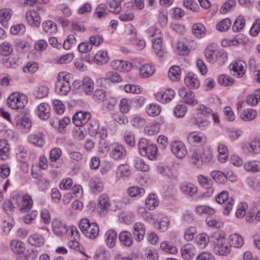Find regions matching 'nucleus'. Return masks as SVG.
<instances>
[{
  "instance_id": "obj_7",
  "label": "nucleus",
  "mask_w": 260,
  "mask_h": 260,
  "mask_svg": "<svg viewBox=\"0 0 260 260\" xmlns=\"http://www.w3.org/2000/svg\"><path fill=\"white\" fill-rule=\"evenodd\" d=\"M246 64L241 60H237L231 63L229 66L230 70L233 72V75L238 78L242 77L245 74L244 68Z\"/></svg>"
},
{
  "instance_id": "obj_37",
  "label": "nucleus",
  "mask_w": 260,
  "mask_h": 260,
  "mask_svg": "<svg viewBox=\"0 0 260 260\" xmlns=\"http://www.w3.org/2000/svg\"><path fill=\"white\" fill-rule=\"evenodd\" d=\"M257 116V111L253 109L244 110L241 114V118L245 121H250L254 119Z\"/></svg>"
},
{
  "instance_id": "obj_24",
  "label": "nucleus",
  "mask_w": 260,
  "mask_h": 260,
  "mask_svg": "<svg viewBox=\"0 0 260 260\" xmlns=\"http://www.w3.org/2000/svg\"><path fill=\"white\" fill-rule=\"evenodd\" d=\"M49 88L46 84H42L37 86L34 89V95L38 99L46 97L49 93Z\"/></svg>"
},
{
  "instance_id": "obj_16",
  "label": "nucleus",
  "mask_w": 260,
  "mask_h": 260,
  "mask_svg": "<svg viewBox=\"0 0 260 260\" xmlns=\"http://www.w3.org/2000/svg\"><path fill=\"white\" fill-rule=\"evenodd\" d=\"M16 157L18 160L24 162L29 158L28 151L23 146L18 145L15 149Z\"/></svg>"
},
{
  "instance_id": "obj_18",
  "label": "nucleus",
  "mask_w": 260,
  "mask_h": 260,
  "mask_svg": "<svg viewBox=\"0 0 260 260\" xmlns=\"http://www.w3.org/2000/svg\"><path fill=\"white\" fill-rule=\"evenodd\" d=\"M180 252L181 256L184 259L189 260L194 256L196 250L193 245L187 244L182 247Z\"/></svg>"
},
{
  "instance_id": "obj_59",
  "label": "nucleus",
  "mask_w": 260,
  "mask_h": 260,
  "mask_svg": "<svg viewBox=\"0 0 260 260\" xmlns=\"http://www.w3.org/2000/svg\"><path fill=\"white\" fill-rule=\"evenodd\" d=\"M53 109L58 114H62L64 113L65 106L63 103L59 100L52 101Z\"/></svg>"
},
{
  "instance_id": "obj_54",
  "label": "nucleus",
  "mask_w": 260,
  "mask_h": 260,
  "mask_svg": "<svg viewBox=\"0 0 260 260\" xmlns=\"http://www.w3.org/2000/svg\"><path fill=\"white\" fill-rule=\"evenodd\" d=\"M218 83L223 86H231L234 82V79L229 76L221 75L218 79Z\"/></svg>"
},
{
  "instance_id": "obj_41",
  "label": "nucleus",
  "mask_w": 260,
  "mask_h": 260,
  "mask_svg": "<svg viewBox=\"0 0 260 260\" xmlns=\"http://www.w3.org/2000/svg\"><path fill=\"white\" fill-rule=\"evenodd\" d=\"M181 73L180 68L177 66H174L170 68L168 75L172 81H178L180 79Z\"/></svg>"
},
{
  "instance_id": "obj_33",
  "label": "nucleus",
  "mask_w": 260,
  "mask_h": 260,
  "mask_svg": "<svg viewBox=\"0 0 260 260\" xmlns=\"http://www.w3.org/2000/svg\"><path fill=\"white\" fill-rule=\"evenodd\" d=\"M109 60L107 52L103 50L98 51L94 55V62L98 64H103Z\"/></svg>"
},
{
  "instance_id": "obj_5",
  "label": "nucleus",
  "mask_w": 260,
  "mask_h": 260,
  "mask_svg": "<svg viewBox=\"0 0 260 260\" xmlns=\"http://www.w3.org/2000/svg\"><path fill=\"white\" fill-rule=\"evenodd\" d=\"M91 118V114L89 112L78 111L73 117L72 120L77 127L82 126L86 124Z\"/></svg>"
},
{
  "instance_id": "obj_12",
  "label": "nucleus",
  "mask_w": 260,
  "mask_h": 260,
  "mask_svg": "<svg viewBox=\"0 0 260 260\" xmlns=\"http://www.w3.org/2000/svg\"><path fill=\"white\" fill-rule=\"evenodd\" d=\"M82 90L87 95H91L94 90V84L93 80L88 76L83 78L82 81Z\"/></svg>"
},
{
  "instance_id": "obj_64",
  "label": "nucleus",
  "mask_w": 260,
  "mask_h": 260,
  "mask_svg": "<svg viewBox=\"0 0 260 260\" xmlns=\"http://www.w3.org/2000/svg\"><path fill=\"white\" fill-rule=\"evenodd\" d=\"M148 141L145 138H141L138 144V149L140 154L142 156H145L146 154V147L148 146Z\"/></svg>"
},
{
  "instance_id": "obj_31",
  "label": "nucleus",
  "mask_w": 260,
  "mask_h": 260,
  "mask_svg": "<svg viewBox=\"0 0 260 260\" xmlns=\"http://www.w3.org/2000/svg\"><path fill=\"white\" fill-rule=\"evenodd\" d=\"M28 242L31 246L35 247H41L44 243V239L38 234H34L28 238Z\"/></svg>"
},
{
  "instance_id": "obj_38",
  "label": "nucleus",
  "mask_w": 260,
  "mask_h": 260,
  "mask_svg": "<svg viewBox=\"0 0 260 260\" xmlns=\"http://www.w3.org/2000/svg\"><path fill=\"white\" fill-rule=\"evenodd\" d=\"M126 155L124 147L119 143H115V159H121Z\"/></svg>"
},
{
  "instance_id": "obj_63",
  "label": "nucleus",
  "mask_w": 260,
  "mask_h": 260,
  "mask_svg": "<svg viewBox=\"0 0 260 260\" xmlns=\"http://www.w3.org/2000/svg\"><path fill=\"white\" fill-rule=\"evenodd\" d=\"M158 22L161 26H165L168 22V12L165 10H160L158 14Z\"/></svg>"
},
{
  "instance_id": "obj_58",
  "label": "nucleus",
  "mask_w": 260,
  "mask_h": 260,
  "mask_svg": "<svg viewBox=\"0 0 260 260\" xmlns=\"http://www.w3.org/2000/svg\"><path fill=\"white\" fill-rule=\"evenodd\" d=\"M146 111L148 115L151 116H156L160 112V107L154 104H150L146 108Z\"/></svg>"
},
{
  "instance_id": "obj_25",
  "label": "nucleus",
  "mask_w": 260,
  "mask_h": 260,
  "mask_svg": "<svg viewBox=\"0 0 260 260\" xmlns=\"http://www.w3.org/2000/svg\"><path fill=\"white\" fill-rule=\"evenodd\" d=\"M42 28L44 31L49 35L54 34L57 31V26L52 20H47L43 22Z\"/></svg>"
},
{
  "instance_id": "obj_61",
  "label": "nucleus",
  "mask_w": 260,
  "mask_h": 260,
  "mask_svg": "<svg viewBox=\"0 0 260 260\" xmlns=\"http://www.w3.org/2000/svg\"><path fill=\"white\" fill-rule=\"evenodd\" d=\"M72 77V74L67 72H60L57 77L56 83H70V80Z\"/></svg>"
},
{
  "instance_id": "obj_30",
  "label": "nucleus",
  "mask_w": 260,
  "mask_h": 260,
  "mask_svg": "<svg viewBox=\"0 0 260 260\" xmlns=\"http://www.w3.org/2000/svg\"><path fill=\"white\" fill-rule=\"evenodd\" d=\"M62 155V151L58 147H55L50 150L49 154V160L51 165L55 168L58 167L55 165V163L59 159Z\"/></svg>"
},
{
  "instance_id": "obj_52",
  "label": "nucleus",
  "mask_w": 260,
  "mask_h": 260,
  "mask_svg": "<svg viewBox=\"0 0 260 260\" xmlns=\"http://www.w3.org/2000/svg\"><path fill=\"white\" fill-rule=\"evenodd\" d=\"M212 238H213V242L214 244V246L221 244L222 243H225V242L224 234L221 231L214 233L212 236Z\"/></svg>"
},
{
  "instance_id": "obj_20",
  "label": "nucleus",
  "mask_w": 260,
  "mask_h": 260,
  "mask_svg": "<svg viewBox=\"0 0 260 260\" xmlns=\"http://www.w3.org/2000/svg\"><path fill=\"white\" fill-rule=\"evenodd\" d=\"M206 60L211 63H214L217 60L218 52L212 46H208L204 51Z\"/></svg>"
},
{
  "instance_id": "obj_50",
  "label": "nucleus",
  "mask_w": 260,
  "mask_h": 260,
  "mask_svg": "<svg viewBox=\"0 0 260 260\" xmlns=\"http://www.w3.org/2000/svg\"><path fill=\"white\" fill-rule=\"evenodd\" d=\"M211 176L216 182L220 183H224L227 180V176L220 171H212Z\"/></svg>"
},
{
  "instance_id": "obj_45",
  "label": "nucleus",
  "mask_w": 260,
  "mask_h": 260,
  "mask_svg": "<svg viewBox=\"0 0 260 260\" xmlns=\"http://www.w3.org/2000/svg\"><path fill=\"white\" fill-rule=\"evenodd\" d=\"M147 152L145 156H147L151 160H155L156 158L157 147L155 144H149L146 147Z\"/></svg>"
},
{
  "instance_id": "obj_22",
  "label": "nucleus",
  "mask_w": 260,
  "mask_h": 260,
  "mask_svg": "<svg viewBox=\"0 0 260 260\" xmlns=\"http://www.w3.org/2000/svg\"><path fill=\"white\" fill-rule=\"evenodd\" d=\"M10 248L12 251L16 254H21L25 250V244L18 240H12L10 243Z\"/></svg>"
},
{
  "instance_id": "obj_36",
  "label": "nucleus",
  "mask_w": 260,
  "mask_h": 260,
  "mask_svg": "<svg viewBox=\"0 0 260 260\" xmlns=\"http://www.w3.org/2000/svg\"><path fill=\"white\" fill-rule=\"evenodd\" d=\"M120 242L124 245L129 247L133 243V238L131 234L126 231L121 232L119 236Z\"/></svg>"
},
{
  "instance_id": "obj_2",
  "label": "nucleus",
  "mask_w": 260,
  "mask_h": 260,
  "mask_svg": "<svg viewBox=\"0 0 260 260\" xmlns=\"http://www.w3.org/2000/svg\"><path fill=\"white\" fill-rule=\"evenodd\" d=\"M27 96L22 93L16 92L11 93L7 98L8 107L13 110L22 109L27 103Z\"/></svg>"
},
{
  "instance_id": "obj_62",
  "label": "nucleus",
  "mask_w": 260,
  "mask_h": 260,
  "mask_svg": "<svg viewBox=\"0 0 260 260\" xmlns=\"http://www.w3.org/2000/svg\"><path fill=\"white\" fill-rule=\"evenodd\" d=\"M89 43L93 46L98 47L104 42V39L102 35H95L91 36L89 38Z\"/></svg>"
},
{
  "instance_id": "obj_1",
  "label": "nucleus",
  "mask_w": 260,
  "mask_h": 260,
  "mask_svg": "<svg viewBox=\"0 0 260 260\" xmlns=\"http://www.w3.org/2000/svg\"><path fill=\"white\" fill-rule=\"evenodd\" d=\"M79 229L83 235L90 240L95 239L99 235L100 228L96 222H90L86 218L81 219L79 223Z\"/></svg>"
},
{
  "instance_id": "obj_49",
  "label": "nucleus",
  "mask_w": 260,
  "mask_h": 260,
  "mask_svg": "<svg viewBox=\"0 0 260 260\" xmlns=\"http://www.w3.org/2000/svg\"><path fill=\"white\" fill-rule=\"evenodd\" d=\"M245 21L242 16H239L235 21L233 25V30L235 32L241 30L245 26Z\"/></svg>"
},
{
  "instance_id": "obj_10",
  "label": "nucleus",
  "mask_w": 260,
  "mask_h": 260,
  "mask_svg": "<svg viewBox=\"0 0 260 260\" xmlns=\"http://www.w3.org/2000/svg\"><path fill=\"white\" fill-rule=\"evenodd\" d=\"M27 142L37 147H42L45 143L44 135L41 133H31L27 137Z\"/></svg>"
},
{
  "instance_id": "obj_40",
  "label": "nucleus",
  "mask_w": 260,
  "mask_h": 260,
  "mask_svg": "<svg viewBox=\"0 0 260 260\" xmlns=\"http://www.w3.org/2000/svg\"><path fill=\"white\" fill-rule=\"evenodd\" d=\"M153 48L157 56L162 57L164 53L162 50V40L160 36L156 37L153 40Z\"/></svg>"
},
{
  "instance_id": "obj_4",
  "label": "nucleus",
  "mask_w": 260,
  "mask_h": 260,
  "mask_svg": "<svg viewBox=\"0 0 260 260\" xmlns=\"http://www.w3.org/2000/svg\"><path fill=\"white\" fill-rule=\"evenodd\" d=\"M173 154L179 158L185 157L187 153V151L184 144L181 141H175L173 142L170 145Z\"/></svg>"
},
{
  "instance_id": "obj_29",
  "label": "nucleus",
  "mask_w": 260,
  "mask_h": 260,
  "mask_svg": "<svg viewBox=\"0 0 260 260\" xmlns=\"http://www.w3.org/2000/svg\"><path fill=\"white\" fill-rule=\"evenodd\" d=\"M89 185L91 191L94 193L101 192L103 188V182L99 178H92L89 182Z\"/></svg>"
},
{
  "instance_id": "obj_3",
  "label": "nucleus",
  "mask_w": 260,
  "mask_h": 260,
  "mask_svg": "<svg viewBox=\"0 0 260 260\" xmlns=\"http://www.w3.org/2000/svg\"><path fill=\"white\" fill-rule=\"evenodd\" d=\"M13 200L16 201V203L22 212H26L32 207L33 202L28 194H25L22 197L16 195L13 197Z\"/></svg>"
},
{
  "instance_id": "obj_42",
  "label": "nucleus",
  "mask_w": 260,
  "mask_h": 260,
  "mask_svg": "<svg viewBox=\"0 0 260 260\" xmlns=\"http://www.w3.org/2000/svg\"><path fill=\"white\" fill-rule=\"evenodd\" d=\"M13 49L11 44L7 41H5L0 44V54L7 56L13 52Z\"/></svg>"
},
{
  "instance_id": "obj_9",
  "label": "nucleus",
  "mask_w": 260,
  "mask_h": 260,
  "mask_svg": "<svg viewBox=\"0 0 260 260\" xmlns=\"http://www.w3.org/2000/svg\"><path fill=\"white\" fill-rule=\"evenodd\" d=\"M178 94L187 104L195 105L198 104V101L194 99V93L185 87L181 88L178 90Z\"/></svg>"
},
{
  "instance_id": "obj_39",
  "label": "nucleus",
  "mask_w": 260,
  "mask_h": 260,
  "mask_svg": "<svg viewBox=\"0 0 260 260\" xmlns=\"http://www.w3.org/2000/svg\"><path fill=\"white\" fill-rule=\"evenodd\" d=\"M16 125L18 127L23 128L26 132H29L32 126L31 120L27 117H23L18 120Z\"/></svg>"
},
{
  "instance_id": "obj_27",
  "label": "nucleus",
  "mask_w": 260,
  "mask_h": 260,
  "mask_svg": "<svg viewBox=\"0 0 260 260\" xmlns=\"http://www.w3.org/2000/svg\"><path fill=\"white\" fill-rule=\"evenodd\" d=\"M229 243L231 246L236 248L241 247L244 244L243 237L238 234H233L229 237Z\"/></svg>"
},
{
  "instance_id": "obj_57",
  "label": "nucleus",
  "mask_w": 260,
  "mask_h": 260,
  "mask_svg": "<svg viewBox=\"0 0 260 260\" xmlns=\"http://www.w3.org/2000/svg\"><path fill=\"white\" fill-rule=\"evenodd\" d=\"M236 2L235 0H228L223 4L220 9V12L222 14H225L231 11L236 5Z\"/></svg>"
},
{
  "instance_id": "obj_26",
  "label": "nucleus",
  "mask_w": 260,
  "mask_h": 260,
  "mask_svg": "<svg viewBox=\"0 0 260 260\" xmlns=\"http://www.w3.org/2000/svg\"><path fill=\"white\" fill-rule=\"evenodd\" d=\"M155 68L150 64H143L140 69V75L144 78H149L155 72Z\"/></svg>"
},
{
  "instance_id": "obj_47",
  "label": "nucleus",
  "mask_w": 260,
  "mask_h": 260,
  "mask_svg": "<svg viewBox=\"0 0 260 260\" xmlns=\"http://www.w3.org/2000/svg\"><path fill=\"white\" fill-rule=\"evenodd\" d=\"M214 250L216 254L221 255H226L231 251L230 247L228 245H225V243L214 246Z\"/></svg>"
},
{
  "instance_id": "obj_13",
  "label": "nucleus",
  "mask_w": 260,
  "mask_h": 260,
  "mask_svg": "<svg viewBox=\"0 0 260 260\" xmlns=\"http://www.w3.org/2000/svg\"><path fill=\"white\" fill-rule=\"evenodd\" d=\"M201 148H194L189 152L190 160L191 162L198 168L202 166Z\"/></svg>"
},
{
  "instance_id": "obj_17",
  "label": "nucleus",
  "mask_w": 260,
  "mask_h": 260,
  "mask_svg": "<svg viewBox=\"0 0 260 260\" xmlns=\"http://www.w3.org/2000/svg\"><path fill=\"white\" fill-rule=\"evenodd\" d=\"M71 87L70 83H55V92L59 96H66L71 91Z\"/></svg>"
},
{
  "instance_id": "obj_55",
  "label": "nucleus",
  "mask_w": 260,
  "mask_h": 260,
  "mask_svg": "<svg viewBox=\"0 0 260 260\" xmlns=\"http://www.w3.org/2000/svg\"><path fill=\"white\" fill-rule=\"evenodd\" d=\"M244 167L246 171L252 173L258 172L259 171V166L255 161H249L245 162Z\"/></svg>"
},
{
  "instance_id": "obj_44",
  "label": "nucleus",
  "mask_w": 260,
  "mask_h": 260,
  "mask_svg": "<svg viewBox=\"0 0 260 260\" xmlns=\"http://www.w3.org/2000/svg\"><path fill=\"white\" fill-rule=\"evenodd\" d=\"M187 140L190 143H198L202 144L205 143V138L203 136H200L196 132L190 133L188 137Z\"/></svg>"
},
{
  "instance_id": "obj_19",
  "label": "nucleus",
  "mask_w": 260,
  "mask_h": 260,
  "mask_svg": "<svg viewBox=\"0 0 260 260\" xmlns=\"http://www.w3.org/2000/svg\"><path fill=\"white\" fill-rule=\"evenodd\" d=\"M186 85L190 89L198 88L200 85V82L196 75L188 73L184 79Z\"/></svg>"
},
{
  "instance_id": "obj_15",
  "label": "nucleus",
  "mask_w": 260,
  "mask_h": 260,
  "mask_svg": "<svg viewBox=\"0 0 260 260\" xmlns=\"http://www.w3.org/2000/svg\"><path fill=\"white\" fill-rule=\"evenodd\" d=\"M37 115L42 120H46L50 115V107L46 103H41L38 107Z\"/></svg>"
},
{
  "instance_id": "obj_53",
  "label": "nucleus",
  "mask_w": 260,
  "mask_h": 260,
  "mask_svg": "<svg viewBox=\"0 0 260 260\" xmlns=\"http://www.w3.org/2000/svg\"><path fill=\"white\" fill-rule=\"evenodd\" d=\"M94 258L95 260H109L110 254L107 250L100 249L96 251Z\"/></svg>"
},
{
  "instance_id": "obj_23",
  "label": "nucleus",
  "mask_w": 260,
  "mask_h": 260,
  "mask_svg": "<svg viewBox=\"0 0 260 260\" xmlns=\"http://www.w3.org/2000/svg\"><path fill=\"white\" fill-rule=\"evenodd\" d=\"M180 189L182 192L187 195L192 196L197 193V187L193 184L184 182L181 183Z\"/></svg>"
},
{
  "instance_id": "obj_46",
  "label": "nucleus",
  "mask_w": 260,
  "mask_h": 260,
  "mask_svg": "<svg viewBox=\"0 0 260 260\" xmlns=\"http://www.w3.org/2000/svg\"><path fill=\"white\" fill-rule=\"evenodd\" d=\"M131 69V64L122 60H115V69L120 72L128 71Z\"/></svg>"
},
{
  "instance_id": "obj_43",
  "label": "nucleus",
  "mask_w": 260,
  "mask_h": 260,
  "mask_svg": "<svg viewBox=\"0 0 260 260\" xmlns=\"http://www.w3.org/2000/svg\"><path fill=\"white\" fill-rule=\"evenodd\" d=\"M135 167L138 170L142 172H146L149 170V166L146 164L141 157H136L134 160Z\"/></svg>"
},
{
  "instance_id": "obj_11",
  "label": "nucleus",
  "mask_w": 260,
  "mask_h": 260,
  "mask_svg": "<svg viewBox=\"0 0 260 260\" xmlns=\"http://www.w3.org/2000/svg\"><path fill=\"white\" fill-rule=\"evenodd\" d=\"M175 95V92L171 89H167L164 92H159L156 94L157 100L162 103L171 101Z\"/></svg>"
},
{
  "instance_id": "obj_28",
  "label": "nucleus",
  "mask_w": 260,
  "mask_h": 260,
  "mask_svg": "<svg viewBox=\"0 0 260 260\" xmlns=\"http://www.w3.org/2000/svg\"><path fill=\"white\" fill-rule=\"evenodd\" d=\"M13 15V11L10 8H3L0 10V23L5 26Z\"/></svg>"
},
{
  "instance_id": "obj_35",
  "label": "nucleus",
  "mask_w": 260,
  "mask_h": 260,
  "mask_svg": "<svg viewBox=\"0 0 260 260\" xmlns=\"http://www.w3.org/2000/svg\"><path fill=\"white\" fill-rule=\"evenodd\" d=\"M158 203L155 194H150L145 201V205L150 210H154L158 206Z\"/></svg>"
},
{
  "instance_id": "obj_48",
  "label": "nucleus",
  "mask_w": 260,
  "mask_h": 260,
  "mask_svg": "<svg viewBox=\"0 0 260 260\" xmlns=\"http://www.w3.org/2000/svg\"><path fill=\"white\" fill-rule=\"evenodd\" d=\"M196 239L198 245L201 248H205L209 242V238L205 233L198 235Z\"/></svg>"
},
{
  "instance_id": "obj_56",
  "label": "nucleus",
  "mask_w": 260,
  "mask_h": 260,
  "mask_svg": "<svg viewBox=\"0 0 260 260\" xmlns=\"http://www.w3.org/2000/svg\"><path fill=\"white\" fill-rule=\"evenodd\" d=\"M218 151L219 152L218 159L221 162H224L227 159L228 155V148L223 145L220 144L218 148Z\"/></svg>"
},
{
  "instance_id": "obj_8",
  "label": "nucleus",
  "mask_w": 260,
  "mask_h": 260,
  "mask_svg": "<svg viewBox=\"0 0 260 260\" xmlns=\"http://www.w3.org/2000/svg\"><path fill=\"white\" fill-rule=\"evenodd\" d=\"M52 228L53 233L57 236H62L68 232L66 224L58 218L52 220Z\"/></svg>"
},
{
  "instance_id": "obj_6",
  "label": "nucleus",
  "mask_w": 260,
  "mask_h": 260,
  "mask_svg": "<svg viewBox=\"0 0 260 260\" xmlns=\"http://www.w3.org/2000/svg\"><path fill=\"white\" fill-rule=\"evenodd\" d=\"M26 20L28 24L32 27H38L41 22V18L38 11L30 10L26 12Z\"/></svg>"
},
{
  "instance_id": "obj_34",
  "label": "nucleus",
  "mask_w": 260,
  "mask_h": 260,
  "mask_svg": "<svg viewBox=\"0 0 260 260\" xmlns=\"http://www.w3.org/2000/svg\"><path fill=\"white\" fill-rule=\"evenodd\" d=\"M104 241L105 245L109 248L114 247V230L109 229L106 232Z\"/></svg>"
},
{
  "instance_id": "obj_60",
  "label": "nucleus",
  "mask_w": 260,
  "mask_h": 260,
  "mask_svg": "<svg viewBox=\"0 0 260 260\" xmlns=\"http://www.w3.org/2000/svg\"><path fill=\"white\" fill-rule=\"evenodd\" d=\"M231 25V22L230 19L225 18L219 22L217 25V29L220 31H225L229 29Z\"/></svg>"
},
{
  "instance_id": "obj_32",
  "label": "nucleus",
  "mask_w": 260,
  "mask_h": 260,
  "mask_svg": "<svg viewBox=\"0 0 260 260\" xmlns=\"http://www.w3.org/2000/svg\"><path fill=\"white\" fill-rule=\"evenodd\" d=\"M206 29L203 24L201 23H197L192 26V32L197 38H201L206 35Z\"/></svg>"
},
{
  "instance_id": "obj_14",
  "label": "nucleus",
  "mask_w": 260,
  "mask_h": 260,
  "mask_svg": "<svg viewBox=\"0 0 260 260\" xmlns=\"http://www.w3.org/2000/svg\"><path fill=\"white\" fill-rule=\"evenodd\" d=\"M109 207V201L106 194H103L99 199L98 209L101 215H105L107 213Z\"/></svg>"
},
{
  "instance_id": "obj_51",
  "label": "nucleus",
  "mask_w": 260,
  "mask_h": 260,
  "mask_svg": "<svg viewBox=\"0 0 260 260\" xmlns=\"http://www.w3.org/2000/svg\"><path fill=\"white\" fill-rule=\"evenodd\" d=\"M39 67L37 62L30 61L23 67V71L26 73L33 74L38 71Z\"/></svg>"
},
{
  "instance_id": "obj_21",
  "label": "nucleus",
  "mask_w": 260,
  "mask_h": 260,
  "mask_svg": "<svg viewBox=\"0 0 260 260\" xmlns=\"http://www.w3.org/2000/svg\"><path fill=\"white\" fill-rule=\"evenodd\" d=\"M10 158V147L7 140H0V158L6 161Z\"/></svg>"
}]
</instances>
